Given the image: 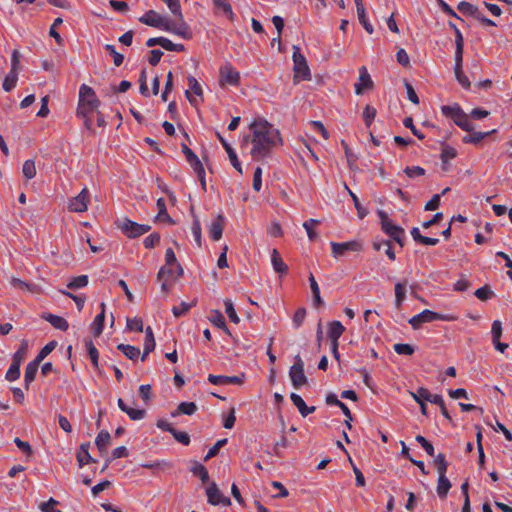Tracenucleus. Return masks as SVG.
I'll return each instance as SVG.
<instances>
[{
  "label": "nucleus",
  "mask_w": 512,
  "mask_h": 512,
  "mask_svg": "<svg viewBox=\"0 0 512 512\" xmlns=\"http://www.w3.org/2000/svg\"><path fill=\"white\" fill-rule=\"evenodd\" d=\"M271 262H272L273 269L280 276L286 275L288 273V266L285 264V262L281 258V256H280V254H279L277 249H273L272 250Z\"/></svg>",
  "instance_id": "20"
},
{
  "label": "nucleus",
  "mask_w": 512,
  "mask_h": 512,
  "mask_svg": "<svg viewBox=\"0 0 512 512\" xmlns=\"http://www.w3.org/2000/svg\"><path fill=\"white\" fill-rule=\"evenodd\" d=\"M40 363L37 362L35 359L28 363L25 368V374H24V382H25V389H29L30 383H32L35 379L36 373L38 371Z\"/></svg>",
  "instance_id": "23"
},
{
  "label": "nucleus",
  "mask_w": 512,
  "mask_h": 512,
  "mask_svg": "<svg viewBox=\"0 0 512 512\" xmlns=\"http://www.w3.org/2000/svg\"><path fill=\"white\" fill-rule=\"evenodd\" d=\"M474 295L481 301H487L488 299L492 298L493 291L488 285H484L483 287L478 288Z\"/></svg>",
  "instance_id": "56"
},
{
  "label": "nucleus",
  "mask_w": 512,
  "mask_h": 512,
  "mask_svg": "<svg viewBox=\"0 0 512 512\" xmlns=\"http://www.w3.org/2000/svg\"><path fill=\"white\" fill-rule=\"evenodd\" d=\"M41 318L48 321L55 329L67 331L69 328L67 320L61 316L51 313H43Z\"/></svg>",
  "instance_id": "19"
},
{
  "label": "nucleus",
  "mask_w": 512,
  "mask_h": 512,
  "mask_svg": "<svg viewBox=\"0 0 512 512\" xmlns=\"http://www.w3.org/2000/svg\"><path fill=\"white\" fill-rule=\"evenodd\" d=\"M395 307L401 309L403 302L406 298L405 283L398 282L395 284Z\"/></svg>",
  "instance_id": "37"
},
{
  "label": "nucleus",
  "mask_w": 512,
  "mask_h": 512,
  "mask_svg": "<svg viewBox=\"0 0 512 512\" xmlns=\"http://www.w3.org/2000/svg\"><path fill=\"white\" fill-rule=\"evenodd\" d=\"M359 22L363 25L364 29L369 33H373V26L367 21L364 6L357 8Z\"/></svg>",
  "instance_id": "52"
},
{
  "label": "nucleus",
  "mask_w": 512,
  "mask_h": 512,
  "mask_svg": "<svg viewBox=\"0 0 512 512\" xmlns=\"http://www.w3.org/2000/svg\"><path fill=\"white\" fill-rule=\"evenodd\" d=\"M58 504V501L54 498H50L47 502L40 504V510L42 512H62L59 509H55L54 506Z\"/></svg>",
  "instance_id": "64"
},
{
  "label": "nucleus",
  "mask_w": 512,
  "mask_h": 512,
  "mask_svg": "<svg viewBox=\"0 0 512 512\" xmlns=\"http://www.w3.org/2000/svg\"><path fill=\"white\" fill-rule=\"evenodd\" d=\"M293 71H294V77L293 80L295 83L302 80H310L311 74L310 69L307 64L306 58L303 54L300 52V48L298 46H293Z\"/></svg>",
  "instance_id": "6"
},
{
  "label": "nucleus",
  "mask_w": 512,
  "mask_h": 512,
  "mask_svg": "<svg viewBox=\"0 0 512 512\" xmlns=\"http://www.w3.org/2000/svg\"><path fill=\"white\" fill-rule=\"evenodd\" d=\"M20 366L21 363H19L18 360H12V363L5 375L7 381H15L20 377Z\"/></svg>",
  "instance_id": "40"
},
{
  "label": "nucleus",
  "mask_w": 512,
  "mask_h": 512,
  "mask_svg": "<svg viewBox=\"0 0 512 512\" xmlns=\"http://www.w3.org/2000/svg\"><path fill=\"white\" fill-rule=\"evenodd\" d=\"M244 374L241 376H222V375H212L208 376V380L210 383L214 385H228V384H236L241 385L243 383Z\"/></svg>",
  "instance_id": "16"
},
{
  "label": "nucleus",
  "mask_w": 512,
  "mask_h": 512,
  "mask_svg": "<svg viewBox=\"0 0 512 512\" xmlns=\"http://www.w3.org/2000/svg\"><path fill=\"white\" fill-rule=\"evenodd\" d=\"M404 173L409 178H414V177H419V176L425 175V169L420 166H412V167L407 166L404 169Z\"/></svg>",
  "instance_id": "63"
},
{
  "label": "nucleus",
  "mask_w": 512,
  "mask_h": 512,
  "mask_svg": "<svg viewBox=\"0 0 512 512\" xmlns=\"http://www.w3.org/2000/svg\"><path fill=\"white\" fill-rule=\"evenodd\" d=\"M332 254L335 258L344 256L348 251L360 252L363 249L359 241L353 240L343 243L331 242Z\"/></svg>",
  "instance_id": "10"
},
{
  "label": "nucleus",
  "mask_w": 512,
  "mask_h": 512,
  "mask_svg": "<svg viewBox=\"0 0 512 512\" xmlns=\"http://www.w3.org/2000/svg\"><path fill=\"white\" fill-rule=\"evenodd\" d=\"M394 351L400 355H412L415 349L410 344L397 343L394 345Z\"/></svg>",
  "instance_id": "58"
},
{
  "label": "nucleus",
  "mask_w": 512,
  "mask_h": 512,
  "mask_svg": "<svg viewBox=\"0 0 512 512\" xmlns=\"http://www.w3.org/2000/svg\"><path fill=\"white\" fill-rule=\"evenodd\" d=\"M213 4L217 9H221L230 20L233 19L234 13L228 0H213Z\"/></svg>",
  "instance_id": "41"
},
{
  "label": "nucleus",
  "mask_w": 512,
  "mask_h": 512,
  "mask_svg": "<svg viewBox=\"0 0 512 512\" xmlns=\"http://www.w3.org/2000/svg\"><path fill=\"white\" fill-rule=\"evenodd\" d=\"M197 411V405L194 402H181L177 409L171 413L172 417L180 414L193 415Z\"/></svg>",
  "instance_id": "28"
},
{
  "label": "nucleus",
  "mask_w": 512,
  "mask_h": 512,
  "mask_svg": "<svg viewBox=\"0 0 512 512\" xmlns=\"http://www.w3.org/2000/svg\"><path fill=\"white\" fill-rule=\"evenodd\" d=\"M411 397L419 404L428 400L430 391L427 388L420 387L417 392H409Z\"/></svg>",
  "instance_id": "54"
},
{
  "label": "nucleus",
  "mask_w": 512,
  "mask_h": 512,
  "mask_svg": "<svg viewBox=\"0 0 512 512\" xmlns=\"http://www.w3.org/2000/svg\"><path fill=\"white\" fill-rule=\"evenodd\" d=\"M456 156L457 152L453 147L445 144L442 145L440 158L443 163H447L449 159H454Z\"/></svg>",
  "instance_id": "51"
},
{
  "label": "nucleus",
  "mask_w": 512,
  "mask_h": 512,
  "mask_svg": "<svg viewBox=\"0 0 512 512\" xmlns=\"http://www.w3.org/2000/svg\"><path fill=\"white\" fill-rule=\"evenodd\" d=\"M377 214L380 218V224L382 231L389 236L393 241L399 244L401 248L405 245V230L395 225L388 217L387 213L383 210H378Z\"/></svg>",
  "instance_id": "3"
},
{
  "label": "nucleus",
  "mask_w": 512,
  "mask_h": 512,
  "mask_svg": "<svg viewBox=\"0 0 512 512\" xmlns=\"http://www.w3.org/2000/svg\"><path fill=\"white\" fill-rule=\"evenodd\" d=\"M227 443V439H221V440H218L208 451V453L206 454V456L204 457V461H208L209 459L215 457L218 455L219 453V450L224 446L226 445Z\"/></svg>",
  "instance_id": "50"
},
{
  "label": "nucleus",
  "mask_w": 512,
  "mask_h": 512,
  "mask_svg": "<svg viewBox=\"0 0 512 512\" xmlns=\"http://www.w3.org/2000/svg\"><path fill=\"white\" fill-rule=\"evenodd\" d=\"M62 22H63L62 18H56L54 20V23L52 24V26L50 28V31H49L50 36L55 39V41L57 42L58 45H62L63 44V39L60 36V34L57 32L56 27L58 25L62 24Z\"/></svg>",
  "instance_id": "59"
},
{
  "label": "nucleus",
  "mask_w": 512,
  "mask_h": 512,
  "mask_svg": "<svg viewBox=\"0 0 512 512\" xmlns=\"http://www.w3.org/2000/svg\"><path fill=\"white\" fill-rule=\"evenodd\" d=\"M100 101L97 98L94 90L86 85L82 84L79 90V102L77 107V116L83 119L84 126L87 130L94 133L92 115L98 110Z\"/></svg>",
  "instance_id": "2"
},
{
  "label": "nucleus",
  "mask_w": 512,
  "mask_h": 512,
  "mask_svg": "<svg viewBox=\"0 0 512 512\" xmlns=\"http://www.w3.org/2000/svg\"><path fill=\"white\" fill-rule=\"evenodd\" d=\"M146 336H145V342H144V351L141 357V360L144 361L148 354L152 352L155 349V339L153 335V331L151 327H147L145 330Z\"/></svg>",
  "instance_id": "24"
},
{
  "label": "nucleus",
  "mask_w": 512,
  "mask_h": 512,
  "mask_svg": "<svg viewBox=\"0 0 512 512\" xmlns=\"http://www.w3.org/2000/svg\"><path fill=\"white\" fill-rule=\"evenodd\" d=\"M191 471L194 475L198 476L203 483H206L209 480L208 470L204 465L195 462Z\"/></svg>",
  "instance_id": "44"
},
{
  "label": "nucleus",
  "mask_w": 512,
  "mask_h": 512,
  "mask_svg": "<svg viewBox=\"0 0 512 512\" xmlns=\"http://www.w3.org/2000/svg\"><path fill=\"white\" fill-rule=\"evenodd\" d=\"M105 49L113 56L115 66H120L124 61V56L115 50L114 45L107 44Z\"/></svg>",
  "instance_id": "61"
},
{
  "label": "nucleus",
  "mask_w": 512,
  "mask_h": 512,
  "mask_svg": "<svg viewBox=\"0 0 512 512\" xmlns=\"http://www.w3.org/2000/svg\"><path fill=\"white\" fill-rule=\"evenodd\" d=\"M496 130L493 129L491 131H487V132H473L471 134H468L466 136L463 137V142L464 143H470V144H474V145H478L481 143V141L486 138L487 136L495 133Z\"/></svg>",
  "instance_id": "27"
},
{
  "label": "nucleus",
  "mask_w": 512,
  "mask_h": 512,
  "mask_svg": "<svg viewBox=\"0 0 512 512\" xmlns=\"http://www.w3.org/2000/svg\"><path fill=\"white\" fill-rule=\"evenodd\" d=\"M451 488V483L446 477V474H439L437 484V494L440 498H445Z\"/></svg>",
  "instance_id": "31"
},
{
  "label": "nucleus",
  "mask_w": 512,
  "mask_h": 512,
  "mask_svg": "<svg viewBox=\"0 0 512 512\" xmlns=\"http://www.w3.org/2000/svg\"><path fill=\"white\" fill-rule=\"evenodd\" d=\"M376 109L370 105H366V107L364 108V111H363V119H364V123L367 127H370V125L372 124L373 120L375 119L376 117Z\"/></svg>",
  "instance_id": "53"
},
{
  "label": "nucleus",
  "mask_w": 512,
  "mask_h": 512,
  "mask_svg": "<svg viewBox=\"0 0 512 512\" xmlns=\"http://www.w3.org/2000/svg\"><path fill=\"white\" fill-rule=\"evenodd\" d=\"M116 224L117 227L122 231V233L128 238L140 237L145 233L149 232L151 229L150 225L139 224L128 218L119 220Z\"/></svg>",
  "instance_id": "7"
},
{
  "label": "nucleus",
  "mask_w": 512,
  "mask_h": 512,
  "mask_svg": "<svg viewBox=\"0 0 512 512\" xmlns=\"http://www.w3.org/2000/svg\"><path fill=\"white\" fill-rule=\"evenodd\" d=\"M86 347L88 350L89 357L91 359V362L95 369L99 368L98 359H99V353L97 348L94 346L92 341L86 342Z\"/></svg>",
  "instance_id": "48"
},
{
  "label": "nucleus",
  "mask_w": 512,
  "mask_h": 512,
  "mask_svg": "<svg viewBox=\"0 0 512 512\" xmlns=\"http://www.w3.org/2000/svg\"><path fill=\"white\" fill-rule=\"evenodd\" d=\"M249 129L252 132L251 156L254 160H261L269 156L272 150L278 145H282V138L278 129L274 128L265 119L254 120Z\"/></svg>",
  "instance_id": "1"
},
{
  "label": "nucleus",
  "mask_w": 512,
  "mask_h": 512,
  "mask_svg": "<svg viewBox=\"0 0 512 512\" xmlns=\"http://www.w3.org/2000/svg\"><path fill=\"white\" fill-rule=\"evenodd\" d=\"M55 347H56L55 341L49 342L40 350V352L36 356L35 360L37 362L41 363L44 360V358H46L54 350Z\"/></svg>",
  "instance_id": "55"
},
{
  "label": "nucleus",
  "mask_w": 512,
  "mask_h": 512,
  "mask_svg": "<svg viewBox=\"0 0 512 512\" xmlns=\"http://www.w3.org/2000/svg\"><path fill=\"white\" fill-rule=\"evenodd\" d=\"M160 242V235L158 233H152L149 236H147L144 241V247L147 249L154 248L156 245H158Z\"/></svg>",
  "instance_id": "62"
},
{
  "label": "nucleus",
  "mask_w": 512,
  "mask_h": 512,
  "mask_svg": "<svg viewBox=\"0 0 512 512\" xmlns=\"http://www.w3.org/2000/svg\"><path fill=\"white\" fill-rule=\"evenodd\" d=\"M90 202V194L89 190L85 187L81 190V192L72 197L68 202V209L71 212L83 213L87 211L88 204Z\"/></svg>",
  "instance_id": "9"
},
{
  "label": "nucleus",
  "mask_w": 512,
  "mask_h": 512,
  "mask_svg": "<svg viewBox=\"0 0 512 512\" xmlns=\"http://www.w3.org/2000/svg\"><path fill=\"white\" fill-rule=\"evenodd\" d=\"M104 320H105V304L101 303V312L98 314L93 323H92V330L95 337H98L101 335L103 328H104Z\"/></svg>",
  "instance_id": "25"
},
{
  "label": "nucleus",
  "mask_w": 512,
  "mask_h": 512,
  "mask_svg": "<svg viewBox=\"0 0 512 512\" xmlns=\"http://www.w3.org/2000/svg\"><path fill=\"white\" fill-rule=\"evenodd\" d=\"M344 331L345 327L340 321H332L328 323V337L330 340H338Z\"/></svg>",
  "instance_id": "29"
},
{
  "label": "nucleus",
  "mask_w": 512,
  "mask_h": 512,
  "mask_svg": "<svg viewBox=\"0 0 512 512\" xmlns=\"http://www.w3.org/2000/svg\"><path fill=\"white\" fill-rule=\"evenodd\" d=\"M224 224L225 219L221 214H219L211 223V226L209 228V234L214 241H218L221 239L224 230Z\"/></svg>",
  "instance_id": "18"
},
{
  "label": "nucleus",
  "mask_w": 512,
  "mask_h": 512,
  "mask_svg": "<svg viewBox=\"0 0 512 512\" xmlns=\"http://www.w3.org/2000/svg\"><path fill=\"white\" fill-rule=\"evenodd\" d=\"M166 20V18L162 17L159 13H157L154 10L147 11L139 19L141 23L159 29H163Z\"/></svg>",
  "instance_id": "14"
},
{
  "label": "nucleus",
  "mask_w": 512,
  "mask_h": 512,
  "mask_svg": "<svg viewBox=\"0 0 512 512\" xmlns=\"http://www.w3.org/2000/svg\"><path fill=\"white\" fill-rule=\"evenodd\" d=\"M455 77L464 89H469L471 84L468 77L463 73L462 68L454 69Z\"/></svg>",
  "instance_id": "60"
},
{
  "label": "nucleus",
  "mask_w": 512,
  "mask_h": 512,
  "mask_svg": "<svg viewBox=\"0 0 512 512\" xmlns=\"http://www.w3.org/2000/svg\"><path fill=\"white\" fill-rule=\"evenodd\" d=\"M458 316L452 314H440L431 310H423L421 313L413 316L409 319V324L413 329H420L423 323L432 322L435 320L442 321H456Z\"/></svg>",
  "instance_id": "5"
},
{
  "label": "nucleus",
  "mask_w": 512,
  "mask_h": 512,
  "mask_svg": "<svg viewBox=\"0 0 512 512\" xmlns=\"http://www.w3.org/2000/svg\"><path fill=\"white\" fill-rule=\"evenodd\" d=\"M289 376L294 388L299 389L306 385L308 380L304 373V362L299 355L294 357V364L289 370Z\"/></svg>",
  "instance_id": "8"
},
{
  "label": "nucleus",
  "mask_w": 512,
  "mask_h": 512,
  "mask_svg": "<svg viewBox=\"0 0 512 512\" xmlns=\"http://www.w3.org/2000/svg\"><path fill=\"white\" fill-rule=\"evenodd\" d=\"M17 80L18 73L10 70L3 81V89L6 92L11 91L16 86Z\"/></svg>",
  "instance_id": "43"
},
{
  "label": "nucleus",
  "mask_w": 512,
  "mask_h": 512,
  "mask_svg": "<svg viewBox=\"0 0 512 512\" xmlns=\"http://www.w3.org/2000/svg\"><path fill=\"white\" fill-rule=\"evenodd\" d=\"M441 111L443 115L451 118L454 121V123L461 129L467 132H472L474 130V126L472 122L469 120V116L462 110V108L458 104H454L452 106L444 105L441 107Z\"/></svg>",
  "instance_id": "4"
},
{
  "label": "nucleus",
  "mask_w": 512,
  "mask_h": 512,
  "mask_svg": "<svg viewBox=\"0 0 512 512\" xmlns=\"http://www.w3.org/2000/svg\"><path fill=\"white\" fill-rule=\"evenodd\" d=\"M88 285V276L80 275L77 277H73L70 282L67 284V288L71 290H75L78 288H83Z\"/></svg>",
  "instance_id": "42"
},
{
  "label": "nucleus",
  "mask_w": 512,
  "mask_h": 512,
  "mask_svg": "<svg viewBox=\"0 0 512 512\" xmlns=\"http://www.w3.org/2000/svg\"><path fill=\"white\" fill-rule=\"evenodd\" d=\"M373 86L374 83L366 67H361L359 70V82L355 84V93L362 95L365 90H371Z\"/></svg>",
  "instance_id": "15"
},
{
  "label": "nucleus",
  "mask_w": 512,
  "mask_h": 512,
  "mask_svg": "<svg viewBox=\"0 0 512 512\" xmlns=\"http://www.w3.org/2000/svg\"><path fill=\"white\" fill-rule=\"evenodd\" d=\"M95 444L100 454L104 455L111 444V435L109 432L106 430H101L95 439Z\"/></svg>",
  "instance_id": "21"
},
{
  "label": "nucleus",
  "mask_w": 512,
  "mask_h": 512,
  "mask_svg": "<svg viewBox=\"0 0 512 512\" xmlns=\"http://www.w3.org/2000/svg\"><path fill=\"white\" fill-rule=\"evenodd\" d=\"M189 164L192 166V168L196 172L198 179L201 183L202 189L206 190L205 170H204L203 164L201 163V161L199 160L198 157L196 159L192 160L191 162H189Z\"/></svg>",
  "instance_id": "34"
},
{
  "label": "nucleus",
  "mask_w": 512,
  "mask_h": 512,
  "mask_svg": "<svg viewBox=\"0 0 512 512\" xmlns=\"http://www.w3.org/2000/svg\"><path fill=\"white\" fill-rule=\"evenodd\" d=\"M240 83V74L235 71L230 64H226L220 69V85L230 84L238 86Z\"/></svg>",
  "instance_id": "13"
},
{
  "label": "nucleus",
  "mask_w": 512,
  "mask_h": 512,
  "mask_svg": "<svg viewBox=\"0 0 512 512\" xmlns=\"http://www.w3.org/2000/svg\"><path fill=\"white\" fill-rule=\"evenodd\" d=\"M344 188L345 190L348 192V194L350 195V197L352 198L353 200V203H354V206L357 210V215L360 219H363L367 214H368V211L366 208H364L357 195L348 187V185L346 183H344Z\"/></svg>",
  "instance_id": "35"
},
{
  "label": "nucleus",
  "mask_w": 512,
  "mask_h": 512,
  "mask_svg": "<svg viewBox=\"0 0 512 512\" xmlns=\"http://www.w3.org/2000/svg\"><path fill=\"white\" fill-rule=\"evenodd\" d=\"M90 443H83L80 446V451L77 453V461L79 467H82L84 464H89L95 462V460L89 454Z\"/></svg>",
  "instance_id": "26"
},
{
  "label": "nucleus",
  "mask_w": 512,
  "mask_h": 512,
  "mask_svg": "<svg viewBox=\"0 0 512 512\" xmlns=\"http://www.w3.org/2000/svg\"><path fill=\"white\" fill-rule=\"evenodd\" d=\"M457 9L464 15L472 16L475 19L478 17V14L480 13L477 6L466 1L460 2L457 6Z\"/></svg>",
  "instance_id": "36"
},
{
  "label": "nucleus",
  "mask_w": 512,
  "mask_h": 512,
  "mask_svg": "<svg viewBox=\"0 0 512 512\" xmlns=\"http://www.w3.org/2000/svg\"><path fill=\"white\" fill-rule=\"evenodd\" d=\"M433 463L436 467V470L439 474H446L448 463L445 459V455L442 453H439L438 455L434 456Z\"/></svg>",
  "instance_id": "45"
},
{
  "label": "nucleus",
  "mask_w": 512,
  "mask_h": 512,
  "mask_svg": "<svg viewBox=\"0 0 512 512\" xmlns=\"http://www.w3.org/2000/svg\"><path fill=\"white\" fill-rule=\"evenodd\" d=\"M157 208H158V214L156 216V220L166 221L172 225L175 224L174 220L170 217V215L167 212L166 203L163 198H159L157 200Z\"/></svg>",
  "instance_id": "30"
},
{
  "label": "nucleus",
  "mask_w": 512,
  "mask_h": 512,
  "mask_svg": "<svg viewBox=\"0 0 512 512\" xmlns=\"http://www.w3.org/2000/svg\"><path fill=\"white\" fill-rule=\"evenodd\" d=\"M209 321L218 328L225 327V318L219 310L210 312Z\"/></svg>",
  "instance_id": "46"
},
{
  "label": "nucleus",
  "mask_w": 512,
  "mask_h": 512,
  "mask_svg": "<svg viewBox=\"0 0 512 512\" xmlns=\"http://www.w3.org/2000/svg\"><path fill=\"white\" fill-rule=\"evenodd\" d=\"M165 261H166V266L176 265V272H177L176 278L183 275V268L179 263H177L175 253L171 248H168L166 250Z\"/></svg>",
  "instance_id": "39"
},
{
  "label": "nucleus",
  "mask_w": 512,
  "mask_h": 512,
  "mask_svg": "<svg viewBox=\"0 0 512 512\" xmlns=\"http://www.w3.org/2000/svg\"><path fill=\"white\" fill-rule=\"evenodd\" d=\"M206 495L208 503L214 506L222 504L223 506H230L231 500L229 497L224 496L221 491L219 490L216 483H212L207 489H206Z\"/></svg>",
  "instance_id": "11"
},
{
  "label": "nucleus",
  "mask_w": 512,
  "mask_h": 512,
  "mask_svg": "<svg viewBox=\"0 0 512 512\" xmlns=\"http://www.w3.org/2000/svg\"><path fill=\"white\" fill-rule=\"evenodd\" d=\"M117 349L123 352V354L130 360H136L140 355V349L132 345L119 344Z\"/></svg>",
  "instance_id": "38"
},
{
  "label": "nucleus",
  "mask_w": 512,
  "mask_h": 512,
  "mask_svg": "<svg viewBox=\"0 0 512 512\" xmlns=\"http://www.w3.org/2000/svg\"><path fill=\"white\" fill-rule=\"evenodd\" d=\"M380 246H385L386 249H385V254L387 255V257L389 258L390 261H395L396 260V254L393 250V247H392V242L390 240H384V239H378L376 238L373 242H372V247L375 251H380Z\"/></svg>",
  "instance_id": "22"
},
{
  "label": "nucleus",
  "mask_w": 512,
  "mask_h": 512,
  "mask_svg": "<svg viewBox=\"0 0 512 512\" xmlns=\"http://www.w3.org/2000/svg\"><path fill=\"white\" fill-rule=\"evenodd\" d=\"M216 136H217L218 140L220 141V143L222 144V146L224 147V149L226 150L232 166L240 174H242V167H241V164L238 160V157H237L234 149L227 143V141L222 137V135L219 132L216 133Z\"/></svg>",
  "instance_id": "17"
},
{
  "label": "nucleus",
  "mask_w": 512,
  "mask_h": 512,
  "mask_svg": "<svg viewBox=\"0 0 512 512\" xmlns=\"http://www.w3.org/2000/svg\"><path fill=\"white\" fill-rule=\"evenodd\" d=\"M224 305H225V312L228 315L230 321H232L235 324H238L240 319L234 309V305H233L232 301L229 299H226L224 301Z\"/></svg>",
  "instance_id": "49"
},
{
  "label": "nucleus",
  "mask_w": 512,
  "mask_h": 512,
  "mask_svg": "<svg viewBox=\"0 0 512 512\" xmlns=\"http://www.w3.org/2000/svg\"><path fill=\"white\" fill-rule=\"evenodd\" d=\"M22 172L27 180L34 178L36 176V167L34 161H25L23 164Z\"/></svg>",
  "instance_id": "47"
},
{
  "label": "nucleus",
  "mask_w": 512,
  "mask_h": 512,
  "mask_svg": "<svg viewBox=\"0 0 512 512\" xmlns=\"http://www.w3.org/2000/svg\"><path fill=\"white\" fill-rule=\"evenodd\" d=\"M163 30L167 32L174 33L178 36H181L184 39H190L192 37V32L190 31L189 26L184 22V20H180L179 23H175L170 20H166Z\"/></svg>",
  "instance_id": "12"
},
{
  "label": "nucleus",
  "mask_w": 512,
  "mask_h": 512,
  "mask_svg": "<svg viewBox=\"0 0 512 512\" xmlns=\"http://www.w3.org/2000/svg\"><path fill=\"white\" fill-rule=\"evenodd\" d=\"M192 214H193V218H194L193 224H192V232H193L195 241L197 242L198 246L200 247L201 246V225H200V221H199L197 215H195L193 211H192Z\"/></svg>",
  "instance_id": "57"
},
{
  "label": "nucleus",
  "mask_w": 512,
  "mask_h": 512,
  "mask_svg": "<svg viewBox=\"0 0 512 512\" xmlns=\"http://www.w3.org/2000/svg\"><path fill=\"white\" fill-rule=\"evenodd\" d=\"M309 283H310V288H311V291H312V294H313L314 306L315 307L322 306L323 305V300H322V298L320 296V289H319L318 283L315 280V277L313 276L312 273H310V275H309Z\"/></svg>",
  "instance_id": "33"
},
{
  "label": "nucleus",
  "mask_w": 512,
  "mask_h": 512,
  "mask_svg": "<svg viewBox=\"0 0 512 512\" xmlns=\"http://www.w3.org/2000/svg\"><path fill=\"white\" fill-rule=\"evenodd\" d=\"M11 284L14 287H17V288L22 289V290H27V291H29L31 293H34V294H40L42 292V289H41L40 286L27 283V282L22 281V280H20L18 278H12Z\"/></svg>",
  "instance_id": "32"
}]
</instances>
